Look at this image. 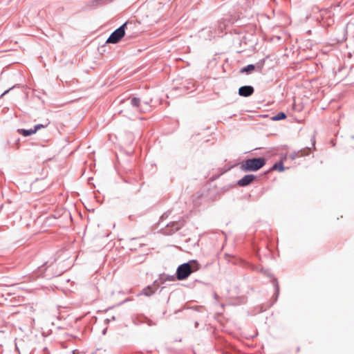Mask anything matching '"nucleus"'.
Instances as JSON below:
<instances>
[{"instance_id":"nucleus-1","label":"nucleus","mask_w":354,"mask_h":354,"mask_svg":"<svg viewBox=\"0 0 354 354\" xmlns=\"http://www.w3.org/2000/svg\"><path fill=\"white\" fill-rule=\"evenodd\" d=\"M200 266L197 261H190L180 265L176 270V278L178 280L187 279L192 272L199 270Z\"/></svg>"},{"instance_id":"nucleus-2","label":"nucleus","mask_w":354,"mask_h":354,"mask_svg":"<svg viewBox=\"0 0 354 354\" xmlns=\"http://www.w3.org/2000/svg\"><path fill=\"white\" fill-rule=\"evenodd\" d=\"M265 164V158H254L242 161L240 164V167L244 171H255L263 167Z\"/></svg>"},{"instance_id":"nucleus-3","label":"nucleus","mask_w":354,"mask_h":354,"mask_svg":"<svg viewBox=\"0 0 354 354\" xmlns=\"http://www.w3.org/2000/svg\"><path fill=\"white\" fill-rule=\"evenodd\" d=\"M140 99L136 97H129L122 102V107L119 113H133L139 110Z\"/></svg>"},{"instance_id":"nucleus-4","label":"nucleus","mask_w":354,"mask_h":354,"mask_svg":"<svg viewBox=\"0 0 354 354\" xmlns=\"http://www.w3.org/2000/svg\"><path fill=\"white\" fill-rule=\"evenodd\" d=\"M127 24H124L120 28L116 29L107 39L106 43L116 44L118 43L125 35L124 27Z\"/></svg>"},{"instance_id":"nucleus-5","label":"nucleus","mask_w":354,"mask_h":354,"mask_svg":"<svg viewBox=\"0 0 354 354\" xmlns=\"http://www.w3.org/2000/svg\"><path fill=\"white\" fill-rule=\"evenodd\" d=\"M46 126L43 124H37L36 125L34 129H30V130H26V129H19L18 132L23 135L24 136H29L32 134L35 133L39 129L41 128H44Z\"/></svg>"},{"instance_id":"nucleus-6","label":"nucleus","mask_w":354,"mask_h":354,"mask_svg":"<svg viewBox=\"0 0 354 354\" xmlns=\"http://www.w3.org/2000/svg\"><path fill=\"white\" fill-rule=\"evenodd\" d=\"M254 178L255 176L252 174L245 175L238 181L237 184L241 187H245L250 184Z\"/></svg>"},{"instance_id":"nucleus-7","label":"nucleus","mask_w":354,"mask_h":354,"mask_svg":"<svg viewBox=\"0 0 354 354\" xmlns=\"http://www.w3.org/2000/svg\"><path fill=\"white\" fill-rule=\"evenodd\" d=\"M254 93V88L251 86H241L239 89V94L241 96L248 97L252 95Z\"/></svg>"},{"instance_id":"nucleus-8","label":"nucleus","mask_w":354,"mask_h":354,"mask_svg":"<svg viewBox=\"0 0 354 354\" xmlns=\"http://www.w3.org/2000/svg\"><path fill=\"white\" fill-rule=\"evenodd\" d=\"M255 69V66L253 64L248 65L247 66L243 68L241 71V73H249Z\"/></svg>"},{"instance_id":"nucleus-9","label":"nucleus","mask_w":354,"mask_h":354,"mask_svg":"<svg viewBox=\"0 0 354 354\" xmlns=\"http://www.w3.org/2000/svg\"><path fill=\"white\" fill-rule=\"evenodd\" d=\"M142 293L145 295L149 297L154 293V290L150 286H148L146 288L143 289Z\"/></svg>"},{"instance_id":"nucleus-10","label":"nucleus","mask_w":354,"mask_h":354,"mask_svg":"<svg viewBox=\"0 0 354 354\" xmlns=\"http://www.w3.org/2000/svg\"><path fill=\"white\" fill-rule=\"evenodd\" d=\"M272 170H279V171H283L284 170L283 164L281 162L276 163L273 165Z\"/></svg>"},{"instance_id":"nucleus-11","label":"nucleus","mask_w":354,"mask_h":354,"mask_svg":"<svg viewBox=\"0 0 354 354\" xmlns=\"http://www.w3.org/2000/svg\"><path fill=\"white\" fill-rule=\"evenodd\" d=\"M286 118V114L283 112H280L273 117V120H283Z\"/></svg>"}]
</instances>
